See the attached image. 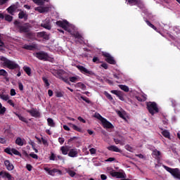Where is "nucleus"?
<instances>
[{
	"instance_id": "1",
	"label": "nucleus",
	"mask_w": 180,
	"mask_h": 180,
	"mask_svg": "<svg viewBox=\"0 0 180 180\" xmlns=\"http://www.w3.org/2000/svg\"><path fill=\"white\" fill-rule=\"evenodd\" d=\"M1 61H3L2 65L4 68H8V70H20V66L16 62L9 60L6 57L1 56Z\"/></svg>"
},
{
	"instance_id": "2",
	"label": "nucleus",
	"mask_w": 180,
	"mask_h": 180,
	"mask_svg": "<svg viewBox=\"0 0 180 180\" xmlns=\"http://www.w3.org/2000/svg\"><path fill=\"white\" fill-rule=\"evenodd\" d=\"M33 56L42 61H50L51 63L54 61V58L51 57L49 53L43 51L33 53Z\"/></svg>"
},
{
	"instance_id": "3",
	"label": "nucleus",
	"mask_w": 180,
	"mask_h": 180,
	"mask_svg": "<svg viewBox=\"0 0 180 180\" xmlns=\"http://www.w3.org/2000/svg\"><path fill=\"white\" fill-rule=\"evenodd\" d=\"M14 26L15 29L18 30L19 33H28V32H30L29 25H27L26 24L22 25L18 20L14 21Z\"/></svg>"
},
{
	"instance_id": "4",
	"label": "nucleus",
	"mask_w": 180,
	"mask_h": 180,
	"mask_svg": "<svg viewBox=\"0 0 180 180\" xmlns=\"http://www.w3.org/2000/svg\"><path fill=\"white\" fill-rule=\"evenodd\" d=\"M146 106L149 113L152 116H154L155 113H158V112H160V110L158 109V105L155 102L149 101L146 103Z\"/></svg>"
},
{
	"instance_id": "5",
	"label": "nucleus",
	"mask_w": 180,
	"mask_h": 180,
	"mask_svg": "<svg viewBox=\"0 0 180 180\" xmlns=\"http://www.w3.org/2000/svg\"><path fill=\"white\" fill-rule=\"evenodd\" d=\"M163 168L167 171V172H169L172 176L174 178H176L177 179H180V170L178 168L172 169L168 166L162 165Z\"/></svg>"
},
{
	"instance_id": "6",
	"label": "nucleus",
	"mask_w": 180,
	"mask_h": 180,
	"mask_svg": "<svg viewBox=\"0 0 180 180\" xmlns=\"http://www.w3.org/2000/svg\"><path fill=\"white\" fill-rule=\"evenodd\" d=\"M77 68L80 71V72H82V74H84V75H87V77H89L90 75H95V72H94V71L89 70L82 65H77Z\"/></svg>"
},
{
	"instance_id": "7",
	"label": "nucleus",
	"mask_w": 180,
	"mask_h": 180,
	"mask_svg": "<svg viewBox=\"0 0 180 180\" xmlns=\"http://www.w3.org/2000/svg\"><path fill=\"white\" fill-rule=\"evenodd\" d=\"M56 24L57 26H58V27H62V29L68 32V27H70V22H68L67 20H58L56 22Z\"/></svg>"
},
{
	"instance_id": "8",
	"label": "nucleus",
	"mask_w": 180,
	"mask_h": 180,
	"mask_svg": "<svg viewBox=\"0 0 180 180\" xmlns=\"http://www.w3.org/2000/svg\"><path fill=\"white\" fill-rule=\"evenodd\" d=\"M103 57L105 58L106 63H108V64H111L112 65H115L116 60H115V58L110 55L109 53L104 52L103 53Z\"/></svg>"
},
{
	"instance_id": "9",
	"label": "nucleus",
	"mask_w": 180,
	"mask_h": 180,
	"mask_svg": "<svg viewBox=\"0 0 180 180\" xmlns=\"http://www.w3.org/2000/svg\"><path fill=\"white\" fill-rule=\"evenodd\" d=\"M110 175H111L112 178H117L118 179H123V178H126V174L120 172H116L115 170L110 171Z\"/></svg>"
},
{
	"instance_id": "10",
	"label": "nucleus",
	"mask_w": 180,
	"mask_h": 180,
	"mask_svg": "<svg viewBox=\"0 0 180 180\" xmlns=\"http://www.w3.org/2000/svg\"><path fill=\"white\" fill-rule=\"evenodd\" d=\"M44 171H46V172H48L49 175H51V176H54L56 174H58V175H61L63 174V172H61V170L56 168L50 169V168L49 167H44Z\"/></svg>"
},
{
	"instance_id": "11",
	"label": "nucleus",
	"mask_w": 180,
	"mask_h": 180,
	"mask_svg": "<svg viewBox=\"0 0 180 180\" xmlns=\"http://www.w3.org/2000/svg\"><path fill=\"white\" fill-rule=\"evenodd\" d=\"M126 141V139L124 136L122 135H117L115 138H114V142L115 144H120V146H124V142Z\"/></svg>"
},
{
	"instance_id": "12",
	"label": "nucleus",
	"mask_w": 180,
	"mask_h": 180,
	"mask_svg": "<svg viewBox=\"0 0 180 180\" xmlns=\"http://www.w3.org/2000/svg\"><path fill=\"white\" fill-rule=\"evenodd\" d=\"M49 160L50 161H58V160H60V161H64V158L60 155H56L54 153L51 152Z\"/></svg>"
},
{
	"instance_id": "13",
	"label": "nucleus",
	"mask_w": 180,
	"mask_h": 180,
	"mask_svg": "<svg viewBox=\"0 0 180 180\" xmlns=\"http://www.w3.org/2000/svg\"><path fill=\"white\" fill-rule=\"evenodd\" d=\"M110 93L116 95V96H117L120 101H124V96L123 94V92L117 90H112Z\"/></svg>"
},
{
	"instance_id": "14",
	"label": "nucleus",
	"mask_w": 180,
	"mask_h": 180,
	"mask_svg": "<svg viewBox=\"0 0 180 180\" xmlns=\"http://www.w3.org/2000/svg\"><path fill=\"white\" fill-rule=\"evenodd\" d=\"M101 123L103 124L104 129H113V127H115L113 126V124H112V123H110V122L108 121V120H106L105 118H104L102 120Z\"/></svg>"
},
{
	"instance_id": "15",
	"label": "nucleus",
	"mask_w": 180,
	"mask_h": 180,
	"mask_svg": "<svg viewBox=\"0 0 180 180\" xmlns=\"http://www.w3.org/2000/svg\"><path fill=\"white\" fill-rule=\"evenodd\" d=\"M41 27L46 29L47 30H51V25L50 24V20H45L41 24Z\"/></svg>"
},
{
	"instance_id": "16",
	"label": "nucleus",
	"mask_w": 180,
	"mask_h": 180,
	"mask_svg": "<svg viewBox=\"0 0 180 180\" xmlns=\"http://www.w3.org/2000/svg\"><path fill=\"white\" fill-rule=\"evenodd\" d=\"M4 165L8 171H13V169L15 168L13 164L11 163V161L8 160L4 161Z\"/></svg>"
},
{
	"instance_id": "17",
	"label": "nucleus",
	"mask_w": 180,
	"mask_h": 180,
	"mask_svg": "<svg viewBox=\"0 0 180 180\" xmlns=\"http://www.w3.org/2000/svg\"><path fill=\"white\" fill-rule=\"evenodd\" d=\"M3 175V178H7L8 180H15V178L12 176V175L7 172L1 171L0 172V176Z\"/></svg>"
},
{
	"instance_id": "18",
	"label": "nucleus",
	"mask_w": 180,
	"mask_h": 180,
	"mask_svg": "<svg viewBox=\"0 0 180 180\" xmlns=\"http://www.w3.org/2000/svg\"><path fill=\"white\" fill-rule=\"evenodd\" d=\"M68 156L74 158L78 156V150L77 148H72L69 150Z\"/></svg>"
},
{
	"instance_id": "19",
	"label": "nucleus",
	"mask_w": 180,
	"mask_h": 180,
	"mask_svg": "<svg viewBox=\"0 0 180 180\" xmlns=\"http://www.w3.org/2000/svg\"><path fill=\"white\" fill-rule=\"evenodd\" d=\"M27 113H30L32 117H39L40 116V112L36 110H27Z\"/></svg>"
},
{
	"instance_id": "20",
	"label": "nucleus",
	"mask_w": 180,
	"mask_h": 180,
	"mask_svg": "<svg viewBox=\"0 0 180 180\" xmlns=\"http://www.w3.org/2000/svg\"><path fill=\"white\" fill-rule=\"evenodd\" d=\"M49 9L50 8L49 7H37L35 11L39 13H45V12H49Z\"/></svg>"
},
{
	"instance_id": "21",
	"label": "nucleus",
	"mask_w": 180,
	"mask_h": 180,
	"mask_svg": "<svg viewBox=\"0 0 180 180\" xmlns=\"http://www.w3.org/2000/svg\"><path fill=\"white\" fill-rule=\"evenodd\" d=\"M16 9H18V6H16L15 4H13L7 8V12L8 13H10V15H13V12H15Z\"/></svg>"
},
{
	"instance_id": "22",
	"label": "nucleus",
	"mask_w": 180,
	"mask_h": 180,
	"mask_svg": "<svg viewBox=\"0 0 180 180\" xmlns=\"http://www.w3.org/2000/svg\"><path fill=\"white\" fill-rule=\"evenodd\" d=\"M127 5H130L131 6H134L137 5L139 8H141L140 5L139 4V0H127Z\"/></svg>"
},
{
	"instance_id": "23",
	"label": "nucleus",
	"mask_w": 180,
	"mask_h": 180,
	"mask_svg": "<svg viewBox=\"0 0 180 180\" xmlns=\"http://www.w3.org/2000/svg\"><path fill=\"white\" fill-rule=\"evenodd\" d=\"M0 77H4L6 81H9V77H8V72L4 69L0 70Z\"/></svg>"
},
{
	"instance_id": "24",
	"label": "nucleus",
	"mask_w": 180,
	"mask_h": 180,
	"mask_svg": "<svg viewBox=\"0 0 180 180\" xmlns=\"http://www.w3.org/2000/svg\"><path fill=\"white\" fill-rule=\"evenodd\" d=\"M109 151H114V153H122V150L119 149L116 146H110L108 148Z\"/></svg>"
},
{
	"instance_id": "25",
	"label": "nucleus",
	"mask_w": 180,
	"mask_h": 180,
	"mask_svg": "<svg viewBox=\"0 0 180 180\" xmlns=\"http://www.w3.org/2000/svg\"><path fill=\"white\" fill-rule=\"evenodd\" d=\"M73 37L75 39H77L78 40H80V43L84 42V38L82 37V35L79 34V32H75L72 34Z\"/></svg>"
},
{
	"instance_id": "26",
	"label": "nucleus",
	"mask_w": 180,
	"mask_h": 180,
	"mask_svg": "<svg viewBox=\"0 0 180 180\" xmlns=\"http://www.w3.org/2000/svg\"><path fill=\"white\" fill-rule=\"evenodd\" d=\"M22 70L25 71L27 75H28V77H30L32 75V69L30 68V67L24 66L22 68Z\"/></svg>"
},
{
	"instance_id": "27",
	"label": "nucleus",
	"mask_w": 180,
	"mask_h": 180,
	"mask_svg": "<svg viewBox=\"0 0 180 180\" xmlns=\"http://www.w3.org/2000/svg\"><path fill=\"white\" fill-rule=\"evenodd\" d=\"M14 115H15V116H18L19 120H21V122H23L24 123H29V122L27 121V120L26 118H25V117L22 116L21 115L18 114V112H14Z\"/></svg>"
},
{
	"instance_id": "28",
	"label": "nucleus",
	"mask_w": 180,
	"mask_h": 180,
	"mask_svg": "<svg viewBox=\"0 0 180 180\" xmlns=\"http://www.w3.org/2000/svg\"><path fill=\"white\" fill-rule=\"evenodd\" d=\"M24 140L25 139H22L20 137H18L15 140V144H17V146H20V147H22V146L25 144Z\"/></svg>"
},
{
	"instance_id": "29",
	"label": "nucleus",
	"mask_w": 180,
	"mask_h": 180,
	"mask_svg": "<svg viewBox=\"0 0 180 180\" xmlns=\"http://www.w3.org/2000/svg\"><path fill=\"white\" fill-rule=\"evenodd\" d=\"M70 126L72 129H73V130H75V131H78L79 133H82V129H81L79 127L74 124H70Z\"/></svg>"
},
{
	"instance_id": "30",
	"label": "nucleus",
	"mask_w": 180,
	"mask_h": 180,
	"mask_svg": "<svg viewBox=\"0 0 180 180\" xmlns=\"http://www.w3.org/2000/svg\"><path fill=\"white\" fill-rule=\"evenodd\" d=\"M34 4L37 5H39L40 6H43L44 5V2H49V0H32Z\"/></svg>"
},
{
	"instance_id": "31",
	"label": "nucleus",
	"mask_w": 180,
	"mask_h": 180,
	"mask_svg": "<svg viewBox=\"0 0 180 180\" xmlns=\"http://www.w3.org/2000/svg\"><path fill=\"white\" fill-rule=\"evenodd\" d=\"M65 72L64 70H58L56 72V77L59 78V79H63V75H64Z\"/></svg>"
},
{
	"instance_id": "32",
	"label": "nucleus",
	"mask_w": 180,
	"mask_h": 180,
	"mask_svg": "<svg viewBox=\"0 0 180 180\" xmlns=\"http://www.w3.org/2000/svg\"><path fill=\"white\" fill-rule=\"evenodd\" d=\"M162 135L163 137H165V139H171V134L167 129L162 131Z\"/></svg>"
},
{
	"instance_id": "33",
	"label": "nucleus",
	"mask_w": 180,
	"mask_h": 180,
	"mask_svg": "<svg viewBox=\"0 0 180 180\" xmlns=\"http://www.w3.org/2000/svg\"><path fill=\"white\" fill-rule=\"evenodd\" d=\"M26 37L27 39H30V40H34V37H36V35L33 32H28L26 33Z\"/></svg>"
},
{
	"instance_id": "34",
	"label": "nucleus",
	"mask_w": 180,
	"mask_h": 180,
	"mask_svg": "<svg viewBox=\"0 0 180 180\" xmlns=\"http://www.w3.org/2000/svg\"><path fill=\"white\" fill-rule=\"evenodd\" d=\"M47 123L48 126H50V127H56V122H54L53 118H48Z\"/></svg>"
},
{
	"instance_id": "35",
	"label": "nucleus",
	"mask_w": 180,
	"mask_h": 180,
	"mask_svg": "<svg viewBox=\"0 0 180 180\" xmlns=\"http://www.w3.org/2000/svg\"><path fill=\"white\" fill-rule=\"evenodd\" d=\"M118 86L122 89V91H124V92H129V91H130L129 86L126 85L120 84Z\"/></svg>"
},
{
	"instance_id": "36",
	"label": "nucleus",
	"mask_w": 180,
	"mask_h": 180,
	"mask_svg": "<svg viewBox=\"0 0 180 180\" xmlns=\"http://www.w3.org/2000/svg\"><path fill=\"white\" fill-rule=\"evenodd\" d=\"M146 25L153 29V30H155V32H158V29L156 28V27L153 25L148 20H146Z\"/></svg>"
},
{
	"instance_id": "37",
	"label": "nucleus",
	"mask_w": 180,
	"mask_h": 180,
	"mask_svg": "<svg viewBox=\"0 0 180 180\" xmlns=\"http://www.w3.org/2000/svg\"><path fill=\"white\" fill-rule=\"evenodd\" d=\"M66 172L71 176V178H74L75 175H77V173L71 170V169H66Z\"/></svg>"
},
{
	"instance_id": "38",
	"label": "nucleus",
	"mask_w": 180,
	"mask_h": 180,
	"mask_svg": "<svg viewBox=\"0 0 180 180\" xmlns=\"http://www.w3.org/2000/svg\"><path fill=\"white\" fill-rule=\"evenodd\" d=\"M60 151L62 152V154L63 155H67V154H68V148L65 147V146H62L60 148Z\"/></svg>"
},
{
	"instance_id": "39",
	"label": "nucleus",
	"mask_w": 180,
	"mask_h": 180,
	"mask_svg": "<svg viewBox=\"0 0 180 180\" xmlns=\"http://www.w3.org/2000/svg\"><path fill=\"white\" fill-rule=\"evenodd\" d=\"M22 49H25V50H33L34 49H35L34 45H29V44H25L23 46Z\"/></svg>"
},
{
	"instance_id": "40",
	"label": "nucleus",
	"mask_w": 180,
	"mask_h": 180,
	"mask_svg": "<svg viewBox=\"0 0 180 180\" xmlns=\"http://www.w3.org/2000/svg\"><path fill=\"white\" fill-rule=\"evenodd\" d=\"M18 18L19 19H27V15H26V13L23 11H20L18 13Z\"/></svg>"
},
{
	"instance_id": "41",
	"label": "nucleus",
	"mask_w": 180,
	"mask_h": 180,
	"mask_svg": "<svg viewBox=\"0 0 180 180\" xmlns=\"http://www.w3.org/2000/svg\"><path fill=\"white\" fill-rule=\"evenodd\" d=\"M5 133L7 134L8 137H10V139H12L14 136L13 133H12L11 129H6Z\"/></svg>"
},
{
	"instance_id": "42",
	"label": "nucleus",
	"mask_w": 180,
	"mask_h": 180,
	"mask_svg": "<svg viewBox=\"0 0 180 180\" xmlns=\"http://www.w3.org/2000/svg\"><path fill=\"white\" fill-rule=\"evenodd\" d=\"M6 112V108L2 105V103H0V115H5Z\"/></svg>"
},
{
	"instance_id": "43",
	"label": "nucleus",
	"mask_w": 180,
	"mask_h": 180,
	"mask_svg": "<svg viewBox=\"0 0 180 180\" xmlns=\"http://www.w3.org/2000/svg\"><path fill=\"white\" fill-rule=\"evenodd\" d=\"M76 85L78 88H81V89H83V91H85V89H86V86L83 83L78 82Z\"/></svg>"
},
{
	"instance_id": "44",
	"label": "nucleus",
	"mask_w": 180,
	"mask_h": 180,
	"mask_svg": "<svg viewBox=\"0 0 180 180\" xmlns=\"http://www.w3.org/2000/svg\"><path fill=\"white\" fill-rule=\"evenodd\" d=\"M0 98L2 99L3 101H8L9 100V96L4 94H0Z\"/></svg>"
},
{
	"instance_id": "45",
	"label": "nucleus",
	"mask_w": 180,
	"mask_h": 180,
	"mask_svg": "<svg viewBox=\"0 0 180 180\" xmlns=\"http://www.w3.org/2000/svg\"><path fill=\"white\" fill-rule=\"evenodd\" d=\"M11 153H13V154H14L15 155H18L19 157H22V154L15 148L11 149Z\"/></svg>"
},
{
	"instance_id": "46",
	"label": "nucleus",
	"mask_w": 180,
	"mask_h": 180,
	"mask_svg": "<svg viewBox=\"0 0 180 180\" xmlns=\"http://www.w3.org/2000/svg\"><path fill=\"white\" fill-rule=\"evenodd\" d=\"M56 98H63V96H64V93L63 91H56Z\"/></svg>"
},
{
	"instance_id": "47",
	"label": "nucleus",
	"mask_w": 180,
	"mask_h": 180,
	"mask_svg": "<svg viewBox=\"0 0 180 180\" xmlns=\"http://www.w3.org/2000/svg\"><path fill=\"white\" fill-rule=\"evenodd\" d=\"M5 20L7 22H12V20H13V17L10 15H6Z\"/></svg>"
},
{
	"instance_id": "48",
	"label": "nucleus",
	"mask_w": 180,
	"mask_h": 180,
	"mask_svg": "<svg viewBox=\"0 0 180 180\" xmlns=\"http://www.w3.org/2000/svg\"><path fill=\"white\" fill-rule=\"evenodd\" d=\"M81 99H82V101H84L86 103H92V101H90L89 98H86V96H82Z\"/></svg>"
},
{
	"instance_id": "49",
	"label": "nucleus",
	"mask_w": 180,
	"mask_h": 180,
	"mask_svg": "<svg viewBox=\"0 0 180 180\" xmlns=\"http://www.w3.org/2000/svg\"><path fill=\"white\" fill-rule=\"evenodd\" d=\"M153 154L156 158H158V157L161 155V152H160V150H155L153 151Z\"/></svg>"
},
{
	"instance_id": "50",
	"label": "nucleus",
	"mask_w": 180,
	"mask_h": 180,
	"mask_svg": "<svg viewBox=\"0 0 180 180\" xmlns=\"http://www.w3.org/2000/svg\"><path fill=\"white\" fill-rule=\"evenodd\" d=\"M104 95H105L106 98L109 99V101H113V97L110 95L108 91H105Z\"/></svg>"
},
{
	"instance_id": "51",
	"label": "nucleus",
	"mask_w": 180,
	"mask_h": 180,
	"mask_svg": "<svg viewBox=\"0 0 180 180\" xmlns=\"http://www.w3.org/2000/svg\"><path fill=\"white\" fill-rule=\"evenodd\" d=\"M95 117H96L97 119H98V120H101V122H102L103 120H104L105 118H103V117H102V115H101V114L97 113L95 115Z\"/></svg>"
},
{
	"instance_id": "52",
	"label": "nucleus",
	"mask_w": 180,
	"mask_h": 180,
	"mask_svg": "<svg viewBox=\"0 0 180 180\" xmlns=\"http://www.w3.org/2000/svg\"><path fill=\"white\" fill-rule=\"evenodd\" d=\"M69 79H70V82H77V81H78V77H69Z\"/></svg>"
},
{
	"instance_id": "53",
	"label": "nucleus",
	"mask_w": 180,
	"mask_h": 180,
	"mask_svg": "<svg viewBox=\"0 0 180 180\" xmlns=\"http://www.w3.org/2000/svg\"><path fill=\"white\" fill-rule=\"evenodd\" d=\"M42 81L44 82L46 86H50V83H49V79L46 77H42Z\"/></svg>"
},
{
	"instance_id": "54",
	"label": "nucleus",
	"mask_w": 180,
	"mask_h": 180,
	"mask_svg": "<svg viewBox=\"0 0 180 180\" xmlns=\"http://www.w3.org/2000/svg\"><path fill=\"white\" fill-rule=\"evenodd\" d=\"M30 157H32V158H34V160H39V156L34 153H31Z\"/></svg>"
},
{
	"instance_id": "55",
	"label": "nucleus",
	"mask_w": 180,
	"mask_h": 180,
	"mask_svg": "<svg viewBox=\"0 0 180 180\" xmlns=\"http://www.w3.org/2000/svg\"><path fill=\"white\" fill-rule=\"evenodd\" d=\"M114 78H116V79H120L122 78V74L118 73V74H113Z\"/></svg>"
},
{
	"instance_id": "56",
	"label": "nucleus",
	"mask_w": 180,
	"mask_h": 180,
	"mask_svg": "<svg viewBox=\"0 0 180 180\" xmlns=\"http://www.w3.org/2000/svg\"><path fill=\"white\" fill-rule=\"evenodd\" d=\"M93 63H96V64H99V63H101V61L99 60V58L94 56L93 58Z\"/></svg>"
},
{
	"instance_id": "57",
	"label": "nucleus",
	"mask_w": 180,
	"mask_h": 180,
	"mask_svg": "<svg viewBox=\"0 0 180 180\" xmlns=\"http://www.w3.org/2000/svg\"><path fill=\"white\" fill-rule=\"evenodd\" d=\"M125 148L127 150V151H130V153L133 152V148L130 146V145H126Z\"/></svg>"
},
{
	"instance_id": "58",
	"label": "nucleus",
	"mask_w": 180,
	"mask_h": 180,
	"mask_svg": "<svg viewBox=\"0 0 180 180\" xmlns=\"http://www.w3.org/2000/svg\"><path fill=\"white\" fill-rule=\"evenodd\" d=\"M26 168L27 169V171H32V169H33V166H32V165L30 164H27L26 165Z\"/></svg>"
},
{
	"instance_id": "59",
	"label": "nucleus",
	"mask_w": 180,
	"mask_h": 180,
	"mask_svg": "<svg viewBox=\"0 0 180 180\" xmlns=\"http://www.w3.org/2000/svg\"><path fill=\"white\" fill-rule=\"evenodd\" d=\"M5 153H6L7 154H9V155H12V150H11V148H7L4 150Z\"/></svg>"
},
{
	"instance_id": "60",
	"label": "nucleus",
	"mask_w": 180,
	"mask_h": 180,
	"mask_svg": "<svg viewBox=\"0 0 180 180\" xmlns=\"http://www.w3.org/2000/svg\"><path fill=\"white\" fill-rule=\"evenodd\" d=\"M44 36V32H37V37H42Z\"/></svg>"
},
{
	"instance_id": "61",
	"label": "nucleus",
	"mask_w": 180,
	"mask_h": 180,
	"mask_svg": "<svg viewBox=\"0 0 180 180\" xmlns=\"http://www.w3.org/2000/svg\"><path fill=\"white\" fill-rule=\"evenodd\" d=\"M0 144H6V139H5V138L0 137Z\"/></svg>"
},
{
	"instance_id": "62",
	"label": "nucleus",
	"mask_w": 180,
	"mask_h": 180,
	"mask_svg": "<svg viewBox=\"0 0 180 180\" xmlns=\"http://www.w3.org/2000/svg\"><path fill=\"white\" fill-rule=\"evenodd\" d=\"M117 115L118 116H120V117H121L122 119H125L124 115H123V112H122L121 111H118L117 112Z\"/></svg>"
},
{
	"instance_id": "63",
	"label": "nucleus",
	"mask_w": 180,
	"mask_h": 180,
	"mask_svg": "<svg viewBox=\"0 0 180 180\" xmlns=\"http://www.w3.org/2000/svg\"><path fill=\"white\" fill-rule=\"evenodd\" d=\"M42 39H44V40H49L50 39V37H49V35L47 34H46V32H44Z\"/></svg>"
},
{
	"instance_id": "64",
	"label": "nucleus",
	"mask_w": 180,
	"mask_h": 180,
	"mask_svg": "<svg viewBox=\"0 0 180 180\" xmlns=\"http://www.w3.org/2000/svg\"><path fill=\"white\" fill-rule=\"evenodd\" d=\"M18 88L20 91H23V84H22V82L18 83Z\"/></svg>"
}]
</instances>
